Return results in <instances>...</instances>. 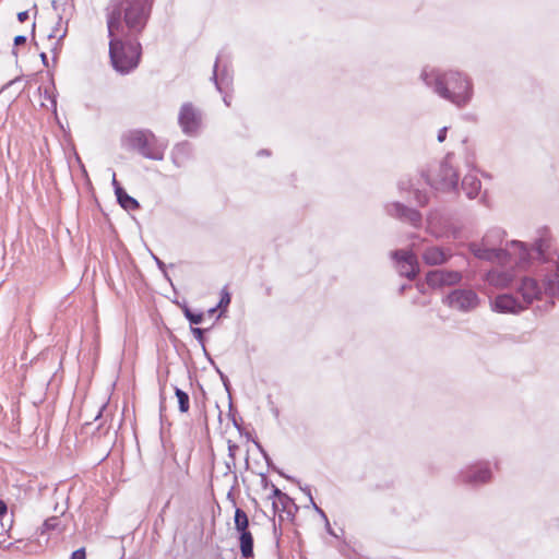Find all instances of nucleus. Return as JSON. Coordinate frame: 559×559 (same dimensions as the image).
I'll use <instances>...</instances> for the list:
<instances>
[{"instance_id":"1","label":"nucleus","mask_w":559,"mask_h":559,"mask_svg":"<svg viewBox=\"0 0 559 559\" xmlns=\"http://www.w3.org/2000/svg\"><path fill=\"white\" fill-rule=\"evenodd\" d=\"M154 0H110L106 7L109 41V57L112 68L120 74H128L138 68L141 59V44L138 40L123 41L118 35L124 29L136 37L143 32L151 16Z\"/></svg>"},{"instance_id":"2","label":"nucleus","mask_w":559,"mask_h":559,"mask_svg":"<svg viewBox=\"0 0 559 559\" xmlns=\"http://www.w3.org/2000/svg\"><path fill=\"white\" fill-rule=\"evenodd\" d=\"M511 246L519 251V260L515 263L520 266H526L533 260H538L542 264L536 274L543 280V286L536 277L530 275L523 276L516 285L515 292L522 305L528 309L534 301L540 300L544 294L550 298H559V253L550 249L549 240L540 237L532 247L513 240Z\"/></svg>"},{"instance_id":"3","label":"nucleus","mask_w":559,"mask_h":559,"mask_svg":"<svg viewBox=\"0 0 559 559\" xmlns=\"http://www.w3.org/2000/svg\"><path fill=\"white\" fill-rule=\"evenodd\" d=\"M420 78L439 97L450 102L457 108H464L473 98L474 88L472 80L462 72L425 68Z\"/></svg>"},{"instance_id":"4","label":"nucleus","mask_w":559,"mask_h":559,"mask_svg":"<svg viewBox=\"0 0 559 559\" xmlns=\"http://www.w3.org/2000/svg\"><path fill=\"white\" fill-rule=\"evenodd\" d=\"M453 154H447L435 171H423L425 182L435 190L454 191L459 187V174L452 165Z\"/></svg>"},{"instance_id":"5","label":"nucleus","mask_w":559,"mask_h":559,"mask_svg":"<svg viewBox=\"0 0 559 559\" xmlns=\"http://www.w3.org/2000/svg\"><path fill=\"white\" fill-rule=\"evenodd\" d=\"M443 304L462 313L475 311L481 302L478 294L469 287L455 288L443 298Z\"/></svg>"},{"instance_id":"6","label":"nucleus","mask_w":559,"mask_h":559,"mask_svg":"<svg viewBox=\"0 0 559 559\" xmlns=\"http://www.w3.org/2000/svg\"><path fill=\"white\" fill-rule=\"evenodd\" d=\"M468 250L473 255L479 260L488 262H506L514 257V262L519 260V251L512 248L511 242L509 248H489L485 247L478 241L468 243Z\"/></svg>"},{"instance_id":"7","label":"nucleus","mask_w":559,"mask_h":559,"mask_svg":"<svg viewBox=\"0 0 559 559\" xmlns=\"http://www.w3.org/2000/svg\"><path fill=\"white\" fill-rule=\"evenodd\" d=\"M203 114L192 103H185L180 107L178 123L182 132L188 136L197 135L202 126Z\"/></svg>"},{"instance_id":"8","label":"nucleus","mask_w":559,"mask_h":559,"mask_svg":"<svg viewBox=\"0 0 559 559\" xmlns=\"http://www.w3.org/2000/svg\"><path fill=\"white\" fill-rule=\"evenodd\" d=\"M395 267L401 276L414 280L419 272L417 255L411 250H395L391 252Z\"/></svg>"},{"instance_id":"9","label":"nucleus","mask_w":559,"mask_h":559,"mask_svg":"<svg viewBox=\"0 0 559 559\" xmlns=\"http://www.w3.org/2000/svg\"><path fill=\"white\" fill-rule=\"evenodd\" d=\"M463 275L460 271L439 269L429 271L426 274V283L431 288L454 286L462 282Z\"/></svg>"},{"instance_id":"10","label":"nucleus","mask_w":559,"mask_h":559,"mask_svg":"<svg viewBox=\"0 0 559 559\" xmlns=\"http://www.w3.org/2000/svg\"><path fill=\"white\" fill-rule=\"evenodd\" d=\"M459 477L466 485L479 486L490 480L491 471L487 462H481L463 469Z\"/></svg>"},{"instance_id":"11","label":"nucleus","mask_w":559,"mask_h":559,"mask_svg":"<svg viewBox=\"0 0 559 559\" xmlns=\"http://www.w3.org/2000/svg\"><path fill=\"white\" fill-rule=\"evenodd\" d=\"M127 150L148 159L162 160L166 145L163 142H127Z\"/></svg>"},{"instance_id":"12","label":"nucleus","mask_w":559,"mask_h":559,"mask_svg":"<svg viewBox=\"0 0 559 559\" xmlns=\"http://www.w3.org/2000/svg\"><path fill=\"white\" fill-rule=\"evenodd\" d=\"M212 81L214 82L216 90L223 93L225 88H228L233 83V73L229 66L224 62V52L221 51L216 57L214 63Z\"/></svg>"},{"instance_id":"13","label":"nucleus","mask_w":559,"mask_h":559,"mask_svg":"<svg viewBox=\"0 0 559 559\" xmlns=\"http://www.w3.org/2000/svg\"><path fill=\"white\" fill-rule=\"evenodd\" d=\"M491 309L498 313H513L518 314L526 308L522 305L519 297L512 294H500L495 297L491 302Z\"/></svg>"},{"instance_id":"14","label":"nucleus","mask_w":559,"mask_h":559,"mask_svg":"<svg viewBox=\"0 0 559 559\" xmlns=\"http://www.w3.org/2000/svg\"><path fill=\"white\" fill-rule=\"evenodd\" d=\"M386 212L390 216L408 223L414 227H418L421 224V214L417 210L411 209L400 202L388 204Z\"/></svg>"},{"instance_id":"15","label":"nucleus","mask_w":559,"mask_h":559,"mask_svg":"<svg viewBox=\"0 0 559 559\" xmlns=\"http://www.w3.org/2000/svg\"><path fill=\"white\" fill-rule=\"evenodd\" d=\"M453 255L450 248L439 246H428L421 253L423 261L430 266L442 265L447 263Z\"/></svg>"},{"instance_id":"16","label":"nucleus","mask_w":559,"mask_h":559,"mask_svg":"<svg viewBox=\"0 0 559 559\" xmlns=\"http://www.w3.org/2000/svg\"><path fill=\"white\" fill-rule=\"evenodd\" d=\"M515 274L513 270L492 269L485 275L486 282L497 288H506L512 284Z\"/></svg>"},{"instance_id":"17","label":"nucleus","mask_w":559,"mask_h":559,"mask_svg":"<svg viewBox=\"0 0 559 559\" xmlns=\"http://www.w3.org/2000/svg\"><path fill=\"white\" fill-rule=\"evenodd\" d=\"M461 187L468 199H475L480 192L481 182L477 176L467 174L463 178Z\"/></svg>"},{"instance_id":"18","label":"nucleus","mask_w":559,"mask_h":559,"mask_svg":"<svg viewBox=\"0 0 559 559\" xmlns=\"http://www.w3.org/2000/svg\"><path fill=\"white\" fill-rule=\"evenodd\" d=\"M504 235L506 233L501 228H491L485 234V236L478 242L489 248H501Z\"/></svg>"},{"instance_id":"19","label":"nucleus","mask_w":559,"mask_h":559,"mask_svg":"<svg viewBox=\"0 0 559 559\" xmlns=\"http://www.w3.org/2000/svg\"><path fill=\"white\" fill-rule=\"evenodd\" d=\"M117 201L126 211H135L140 209V203L131 195H129L121 186L116 188Z\"/></svg>"},{"instance_id":"20","label":"nucleus","mask_w":559,"mask_h":559,"mask_svg":"<svg viewBox=\"0 0 559 559\" xmlns=\"http://www.w3.org/2000/svg\"><path fill=\"white\" fill-rule=\"evenodd\" d=\"M239 546L243 558L249 559L253 557V536L251 532L239 533Z\"/></svg>"},{"instance_id":"21","label":"nucleus","mask_w":559,"mask_h":559,"mask_svg":"<svg viewBox=\"0 0 559 559\" xmlns=\"http://www.w3.org/2000/svg\"><path fill=\"white\" fill-rule=\"evenodd\" d=\"M399 188L401 190H408V189L414 190L415 199L420 206H424L428 203L429 197H428L427 191H423L418 188H415L411 181H403V180L400 181Z\"/></svg>"},{"instance_id":"22","label":"nucleus","mask_w":559,"mask_h":559,"mask_svg":"<svg viewBox=\"0 0 559 559\" xmlns=\"http://www.w3.org/2000/svg\"><path fill=\"white\" fill-rule=\"evenodd\" d=\"M234 522L235 528L238 531V533L249 532V519L247 513L242 509L236 508Z\"/></svg>"},{"instance_id":"23","label":"nucleus","mask_w":559,"mask_h":559,"mask_svg":"<svg viewBox=\"0 0 559 559\" xmlns=\"http://www.w3.org/2000/svg\"><path fill=\"white\" fill-rule=\"evenodd\" d=\"M281 504V511L287 512L288 515H292L290 508H295L297 510L296 504L294 503L293 499L288 495H283V497L278 501H273L272 506L275 512L280 511Z\"/></svg>"},{"instance_id":"24","label":"nucleus","mask_w":559,"mask_h":559,"mask_svg":"<svg viewBox=\"0 0 559 559\" xmlns=\"http://www.w3.org/2000/svg\"><path fill=\"white\" fill-rule=\"evenodd\" d=\"M154 134L148 129L131 130L123 140H154Z\"/></svg>"},{"instance_id":"25","label":"nucleus","mask_w":559,"mask_h":559,"mask_svg":"<svg viewBox=\"0 0 559 559\" xmlns=\"http://www.w3.org/2000/svg\"><path fill=\"white\" fill-rule=\"evenodd\" d=\"M175 395L178 400V407L181 413H187L190 407V399L187 392L179 388H175Z\"/></svg>"},{"instance_id":"26","label":"nucleus","mask_w":559,"mask_h":559,"mask_svg":"<svg viewBox=\"0 0 559 559\" xmlns=\"http://www.w3.org/2000/svg\"><path fill=\"white\" fill-rule=\"evenodd\" d=\"M183 314L191 324H200L203 321V313H194L188 306L183 307Z\"/></svg>"},{"instance_id":"27","label":"nucleus","mask_w":559,"mask_h":559,"mask_svg":"<svg viewBox=\"0 0 559 559\" xmlns=\"http://www.w3.org/2000/svg\"><path fill=\"white\" fill-rule=\"evenodd\" d=\"M60 524H61V521H60L59 516L48 518L43 524V527H44L43 532L59 530Z\"/></svg>"},{"instance_id":"28","label":"nucleus","mask_w":559,"mask_h":559,"mask_svg":"<svg viewBox=\"0 0 559 559\" xmlns=\"http://www.w3.org/2000/svg\"><path fill=\"white\" fill-rule=\"evenodd\" d=\"M191 332L192 334L194 335V337L197 338V341L200 343L201 347H202V350L204 352V354L209 356L207 354V350H206V347H205V342H204V330H202L201 328H191ZM211 360L212 364L213 360L211 358H209Z\"/></svg>"},{"instance_id":"29","label":"nucleus","mask_w":559,"mask_h":559,"mask_svg":"<svg viewBox=\"0 0 559 559\" xmlns=\"http://www.w3.org/2000/svg\"><path fill=\"white\" fill-rule=\"evenodd\" d=\"M300 489H301V490H302V491L308 496V498H309V500H310V502H311V504H312L313 509L318 512V514H320V516H321L323 520H326V519H328V516H326L325 512H324L321 508H319V507L316 504V502H314V500H313V498H312V495H311V490H310V488H309L308 486H306V487H300Z\"/></svg>"},{"instance_id":"30","label":"nucleus","mask_w":559,"mask_h":559,"mask_svg":"<svg viewBox=\"0 0 559 559\" xmlns=\"http://www.w3.org/2000/svg\"><path fill=\"white\" fill-rule=\"evenodd\" d=\"M229 304H230V295L226 290V288H224L221 293V299H219V302L217 304V307L227 308Z\"/></svg>"},{"instance_id":"31","label":"nucleus","mask_w":559,"mask_h":559,"mask_svg":"<svg viewBox=\"0 0 559 559\" xmlns=\"http://www.w3.org/2000/svg\"><path fill=\"white\" fill-rule=\"evenodd\" d=\"M70 559H86V554L84 548L76 549L71 554Z\"/></svg>"},{"instance_id":"32","label":"nucleus","mask_w":559,"mask_h":559,"mask_svg":"<svg viewBox=\"0 0 559 559\" xmlns=\"http://www.w3.org/2000/svg\"><path fill=\"white\" fill-rule=\"evenodd\" d=\"M45 99H48L50 102L52 109L56 111V109H57L56 96L50 94L47 90H45Z\"/></svg>"},{"instance_id":"33","label":"nucleus","mask_w":559,"mask_h":559,"mask_svg":"<svg viewBox=\"0 0 559 559\" xmlns=\"http://www.w3.org/2000/svg\"><path fill=\"white\" fill-rule=\"evenodd\" d=\"M186 148V142H179L176 144L175 148H174V162L177 163V156L176 154L180 153V152H183V150Z\"/></svg>"},{"instance_id":"34","label":"nucleus","mask_w":559,"mask_h":559,"mask_svg":"<svg viewBox=\"0 0 559 559\" xmlns=\"http://www.w3.org/2000/svg\"><path fill=\"white\" fill-rule=\"evenodd\" d=\"M285 495L275 485H272V495L270 496L271 499L277 498L278 500Z\"/></svg>"},{"instance_id":"35","label":"nucleus","mask_w":559,"mask_h":559,"mask_svg":"<svg viewBox=\"0 0 559 559\" xmlns=\"http://www.w3.org/2000/svg\"><path fill=\"white\" fill-rule=\"evenodd\" d=\"M437 216H438L437 213H430L428 215L427 221H428V225H429L430 228H432L435 225L438 224Z\"/></svg>"},{"instance_id":"36","label":"nucleus","mask_w":559,"mask_h":559,"mask_svg":"<svg viewBox=\"0 0 559 559\" xmlns=\"http://www.w3.org/2000/svg\"><path fill=\"white\" fill-rule=\"evenodd\" d=\"M265 461H266L267 466H269V467H271L273 471H276V472H277L280 475H282L283 477H285V478H287V479H289V480L295 481V479H294L293 477H290V476H286L284 473H282V472H280V471H277V469L275 468V466H273V463H272V460H271V459L265 460ZM296 483H298V481L296 480Z\"/></svg>"},{"instance_id":"37","label":"nucleus","mask_w":559,"mask_h":559,"mask_svg":"<svg viewBox=\"0 0 559 559\" xmlns=\"http://www.w3.org/2000/svg\"><path fill=\"white\" fill-rule=\"evenodd\" d=\"M26 43V36L17 35L14 37V46L24 45Z\"/></svg>"},{"instance_id":"38","label":"nucleus","mask_w":559,"mask_h":559,"mask_svg":"<svg viewBox=\"0 0 559 559\" xmlns=\"http://www.w3.org/2000/svg\"><path fill=\"white\" fill-rule=\"evenodd\" d=\"M448 134V128L443 127L438 131L437 140H445Z\"/></svg>"},{"instance_id":"39","label":"nucleus","mask_w":559,"mask_h":559,"mask_svg":"<svg viewBox=\"0 0 559 559\" xmlns=\"http://www.w3.org/2000/svg\"><path fill=\"white\" fill-rule=\"evenodd\" d=\"M216 370H217V372H218V374L221 377V380H222L224 386L226 388V390H228L229 381H228L227 376L224 374L218 368H216Z\"/></svg>"},{"instance_id":"40","label":"nucleus","mask_w":559,"mask_h":559,"mask_svg":"<svg viewBox=\"0 0 559 559\" xmlns=\"http://www.w3.org/2000/svg\"><path fill=\"white\" fill-rule=\"evenodd\" d=\"M28 19V11H22L17 13V20L23 23Z\"/></svg>"},{"instance_id":"41","label":"nucleus","mask_w":559,"mask_h":559,"mask_svg":"<svg viewBox=\"0 0 559 559\" xmlns=\"http://www.w3.org/2000/svg\"><path fill=\"white\" fill-rule=\"evenodd\" d=\"M8 512L7 503L2 500H0V519L4 516Z\"/></svg>"},{"instance_id":"42","label":"nucleus","mask_w":559,"mask_h":559,"mask_svg":"<svg viewBox=\"0 0 559 559\" xmlns=\"http://www.w3.org/2000/svg\"><path fill=\"white\" fill-rule=\"evenodd\" d=\"M323 521H324V523H325V530H326V532H328L330 535H332V536H335V537H336V535H335L334 531L332 530V527H331V525H330L329 519L323 520Z\"/></svg>"},{"instance_id":"43","label":"nucleus","mask_w":559,"mask_h":559,"mask_svg":"<svg viewBox=\"0 0 559 559\" xmlns=\"http://www.w3.org/2000/svg\"><path fill=\"white\" fill-rule=\"evenodd\" d=\"M155 261H156V264L157 266L160 269V270H165V264L163 261H160L158 258L154 257Z\"/></svg>"},{"instance_id":"44","label":"nucleus","mask_w":559,"mask_h":559,"mask_svg":"<svg viewBox=\"0 0 559 559\" xmlns=\"http://www.w3.org/2000/svg\"><path fill=\"white\" fill-rule=\"evenodd\" d=\"M40 59H41L44 66L47 67L48 66V58H47V55L45 52L40 53Z\"/></svg>"},{"instance_id":"45","label":"nucleus","mask_w":559,"mask_h":559,"mask_svg":"<svg viewBox=\"0 0 559 559\" xmlns=\"http://www.w3.org/2000/svg\"><path fill=\"white\" fill-rule=\"evenodd\" d=\"M73 154H74L75 160L79 163L80 167H81L82 169H84V165L82 164V160H81V158H80V156H79L78 152H75V151H74V153H73Z\"/></svg>"},{"instance_id":"46","label":"nucleus","mask_w":559,"mask_h":559,"mask_svg":"<svg viewBox=\"0 0 559 559\" xmlns=\"http://www.w3.org/2000/svg\"><path fill=\"white\" fill-rule=\"evenodd\" d=\"M112 186H114L115 189L117 188V186H120L119 182L116 179V175L115 174L112 176Z\"/></svg>"},{"instance_id":"47","label":"nucleus","mask_w":559,"mask_h":559,"mask_svg":"<svg viewBox=\"0 0 559 559\" xmlns=\"http://www.w3.org/2000/svg\"><path fill=\"white\" fill-rule=\"evenodd\" d=\"M407 287H409V286H408V285H406V284L402 285V286L400 287V294H403V293H404V290H405Z\"/></svg>"},{"instance_id":"48","label":"nucleus","mask_w":559,"mask_h":559,"mask_svg":"<svg viewBox=\"0 0 559 559\" xmlns=\"http://www.w3.org/2000/svg\"><path fill=\"white\" fill-rule=\"evenodd\" d=\"M269 154H270V153H269V151H266V150H262V151H260V152L258 153V155H260V156H261V155H269Z\"/></svg>"},{"instance_id":"49","label":"nucleus","mask_w":559,"mask_h":559,"mask_svg":"<svg viewBox=\"0 0 559 559\" xmlns=\"http://www.w3.org/2000/svg\"><path fill=\"white\" fill-rule=\"evenodd\" d=\"M217 308H218V307L216 306V307H214V308L210 309V310H209V313H210L211 316H212V314H214V313L216 312Z\"/></svg>"},{"instance_id":"50","label":"nucleus","mask_w":559,"mask_h":559,"mask_svg":"<svg viewBox=\"0 0 559 559\" xmlns=\"http://www.w3.org/2000/svg\"><path fill=\"white\" fill-rule=\"evenodd\" d=\"M20 81V78H15L14 80H11L8 85H13L15 82Z\"/></svg>"},{"instance_id":"51","label":"nucleus","mask_w":559,"mask_h":559,"mask_svg":"<svg viewBox=\"0 0 559 559\" xmlns=\"http://www.w3.org/2000/svg\"><path fill=\"white\" fill-rule=\"evenodd\" d=\"M261 452H262L263 457H264L265 460H269V459H270V456L267 455V453H266L264 450H262V449H261Z\"/></svg>"},{"instance_id":"52","label":"nucleus","mask_w":559,"mask_h":559,"mask_svg":"<svg viewBox=\"0 0 559 559\" xmlns=\"http://www.w3.org/2000/svg\"><path fill=\"white\" fill-rule=\"evenodd\" d=\"M66 34H67V29H64V31L62 32V34L59 36V40H61V39L66 36Z\"/></svg>"},{"instance_id":"53","label":"nucleus","mask_w":559,"mask_h":559,"mask_svg":"<svg viewBox=\"0 0 559 559\" xmlns=\"http://www.w3.org/2000/svg\"><path fill=\"white\" fill-rule=\"evenodd\" d=\"M223 99H224V103H225L227 106H229V105H230V103H229V100L227 99V97H226V96H224V98H223Z\"/></svg>"},{"instance_id":"54","label":"nucleus","mask_w":559,"mask_h":559,"mask_svg":"<svg viewBox=\"0 0 559 559\" xmlns=\"http://www.w3.org/2000/svg\"><path fill=\"white\" fill-rule=\"evenodd\" d=\"M52 7H53L55 9H57V1H55V0L52 1Z\"/></svg>"},{"instance_id":"55","label":"nucleus","mask_w":559,"mask_h":559,"mask_svg":"<svg viewBox=\"0 0 559 559\" xmlns=\"http://www.w3.org/2000/svg\"><path fill=\"white\" fill-rule=\"evenodd\" d=\"M12 53H13L15 57L17 56V52H16V49H15V48H13Z\"/></svg>"},{"instance_id":"56","label":"nucleus","mask_w":559,"mask_h":559,"mask_svg":"<svg viewBox=\"0 0 559 559\" xmlns=\"http://www.w3.org/2000/svg\"><path fill=\"white\" fill-rule=\"evenodd\" d=\"M56 37V34H49V38Z\"/></svg>"}]
</instances>
